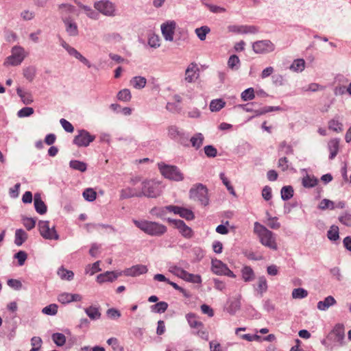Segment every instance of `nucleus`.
Here are the masks:
<instances>
[{"label": "nucleus", "instance_id": "nucleus-58", "mask_svg": "<svg viewBox=\"0 0 351 351\" xmlns=\"http://www.w3.org/2000/svg\"><path fill=\"white\" fill-rule=\"evenodd\" d=\"M210 32V28L207 26H202L195 29V33L200 40H204L206 34Z\"/></svg>", "mask_w": 351, "mask_h": 351}, {"label": "nucleus", "instance_id": "nucleus-34", "mask_svg": "<svg viewBox=\"0 0 351 351\" xmlns=\"http://www.w3.org/2000/svg\"><path fill=\"white\" fill-rule=\"evenodd\" d=\"M328 129L337 133L343 130V124L339 117H335L328 121Z\"/></svg>", "mask_w": 351, "mask_h": 351}, {"label": "nucleus", "instance_id": "nucleus-8", "mask_svg": "<svg viewBox=\"0 0 351 351\" xmlns=\"http://www.w3.org/2000/svg\"><path fill=\"white\" fill-rule=\"evenodd\" d=\"M95 135L82 129L77 131V134L74 137L73 143L79 147H86L95 141Z\"/></svg>", "mask_w": 351, "mask_h": 351}, {"label": "nucleus", "instance_id": "nucleus-47", "mask_svg": "<svg viewBox=\"0 0 351 351\" xmlns=\"http://www.w3.org/2000/svg\"><path fill=\"white\" fill-rule=\"evenodd\" d=\"M58 306L56 304H51L42 309V313L47 315L53 316L58 313Z\"/></svg>", "mask_w": 351, "mask_h": 351}, {"label": "nucleus", "instance_id": "nucleus-36", "mask_svg": "<svg viewBox=\"0 0 351 351\" xmlns=\"http://www.w3.org/2000/svg\"><path fill=\"white\" fill-rule=\"evenodd\" d=\"M69 167L75 170H77L80 172H85L87 169V165L84 162L72 160L69 162Z\"/></svg>", "mask_w": 351, "mask_h": 351}, {"label": "nucleus", "instance_id": "nucleus-30", "mask_svg": "<svg viewBox=\"0 0 351 351\" xmlns=\"http://www.w3.org/2000/svg\"><path fill=\"white\" fill-rule=\"evenodd\" d=\"M130 84L136 89H142L146 86L147 80L142 76H135L130 80Z\"/></svg>", "mask_w": 351, "mask_h": 351}, {"label": "nucleus", "instance_id": "nucleus-29", "mask_svg": "<svg viewBox=\"0 0 351 351\" xmlns=\"http://www.w3.org/2000/svg\"><path fill=\"white\" fill-rule=\"evenodd\" d=\"M120 197L121 199H128L130 197H141L140 191H136L134 189L128 187L121 191Z\"/></svg>", "mask_w": 351, "mask_h": 351}, {"label": "nucleus", "instance_id": "nucleus-48", "mask_svg": "<svg viewBox=\"0 0 351 351\" xmlns=\"http://www.w3.org/2000/svg\"><path fill=\"white\" fill-rule=\"evenodd\" d=\"M291 295L294 299H303L308 296V291L304 288H296L292 291Z\"/></svg>", "mask_w": 351, "mask_h": 351}, {"label": "nucleus", "instance_id": "nucleus-23", "mask_svg": "<svg viewBox=\"0 0 351 351\" xmlns=\"http://www.w3.org/2000/svg\"><path fill=\"white\" fill-rule=\"evenodd\" d=\"M118 278V275L114 271H106L100 274L97 276V281L99 283H104L106 282H113Z\"/></svg>", "mask_w": 351, "mask_h": 351}, {"label": "nucleus", "instance_id": "nucleus-49", "mask_svg": "<svg viewBox=\"0 0 351 351\" xmlns=\"http://www.w3.org/2000/svg\"><path fill=\"white\" fill-rule=\"evenodd\" d=\"M100 261H96L92 265H88L85 269V273L93 276L96 272L100 271L101 269L99 267Z\"/></svg>", "mask_w": 351, "mask_h": 351}, {"label": "nucleus", "instance_id": "nucleus-61", "mask_svg": "<svg viewBox=\"0 0 351 351\" xmlns=\"http://www.w3.org/2000/svg\"><path fill=\"white\" fill-rule=\"evenodd\" d=\"M34 110L31 107H24L19 110L17 112V116L20 118L27 117L34 113Z\"/></svg>", "mask_w": 351, "mask_h": 351}, {"label": "nucleus", "instance_id": "nucleus-53", "mask_svg": "<svg viewBox=\"0 0 351 351\" xmlns=\"http://www.w3.org/2000/svg\"><path fill=\"white\" fill-rule=\"evenodd\" d=\"M184 280L192 282V283H196V284H200L202 283V278L198 274H190L188 271H186L185 277L183 278Z\"/></svg>", "mask_w": 351, "mask_h": 351}, {"label": "nucleus", "instance_id": "nucleus-10", "mask_svg": "<svg viewBox=\"0 0 351 351\" xmlns=\"http://www.w3.org/2000/svg\"><path fill=\"white\" fill-rule=\"evenodd\" d=\"M275 45L270 40H258L252 44V49L257 54H267L273 52Z\"/></svg>", "mask_w": 351, "mask_h": 351}, {"label": "nucleus", "instance_id": "nucleus-63", "mask_svg": "<svg viewBox=\"0 0 351 351\" xmlns=\"http://www.w3.org/2000/svg\"><path fill=\"white\" fill-rule=\"evenodd\" d=\"M23 224L27 230H31L35 227L36 219L32 217H23Z\"/></svg>", "mask_w": 351, "mask_h": 351}, {"label": "nucleus", "instance_id": "nucleus-9", "mask_svg": "<svg viewBox=\"0 0 351 351\" xmlns=\"http://www.w3.org/2000/svg\"><path fill=\"white\" fill-rule=\"evenodd\" d=\"M38 229L40 235L45 239L58 240L59 235L57 233L55 227L51 228L48 221H40L38 222Z\"/></svg>", "mask_w": 351, "mask_h": 351}, {"label": "nucleus", "instance_id": "nucleus-5", "mask_svg": "<svg viewBox=\"0 0 351 351\" xmlns=\"http://www.w3.org/2000/svg\"><path fill=\"white\" fill-rule=\"evenodd\" d=\"M162 186L158 182L149 180L142 182V189L140 191L141 197L156 198L160 195Z\"/></svg>", "mask_w": 351, "mask_h": 351}, {"label": "nucleus", "instance_id": "nucleus-22", "mask_svg": "<svg viewBox=\"0 0 351 351\" xmlns=\"http://www.w3.org/2000/svg\"><path fill=\"white\" fill-rule=\"evenodd\" d=\"M198 68L195 64L191 63L189 65L185 71V80L189 83L193 82L196 77Z\"/></svg>", "mask_w": 351, "mask_h": 351}, {"label": "nucleus", "instance_id": "nucleus-3", "mask_svg": "<svg viewBox=\"0 0 351 351\" xmlns=\"http://www.w3.org/2000/svg\"><path fill=\"white\" fill-rule=\"evenodd\" d=\"M189 195L191 199L199 202L204 206L209 204L208 190L203 184L197 183L194 184L190 189Z\"/></svg>", "mask_w": 351, "mask_h": 351}, {"label": "nucleus", "instance_id": "nucleus-27", "mask_svg": "<svg viewBox=\"0 0 351 351\" xmlns=\"http://www.w3.org/2000/svg\"><path fill=\"white\" fill-rule=\"evenodd\" d=\"M27 239V234L23 229H17L14 235V243L17 246L22 245Z\"/></svg>", "mask_w": 351, "mask_h": 351}, {"label": "nucleus", "instance_id": "nucleus-18", "mask_svg": "<svg viewBox=\"0 0 351 351\" xmlns=\"http://www.w3.org/2000/svg\"><path fill=\"white\" fill-rule=\"evenodd\" d=\"M58 10L62 21L64 17L71 18L70 14H74L76 9L74 5L70 3H61L58 5Z\"/></svg>", "mask_w": 351, "mask_h": 351}, {"label": "nucleus", "instance_id": "nucleus-50", "mask_svg": "<svg viewBox=\"0 0 351 351\" xmlns=\"http://www.w3.org/2000/svg\"><path fill=\"white\" fill-rule=\"evenodd\" d=\"M83 197L88 202H93L97 197V193L92 188L86 189L82 193Z\"/></svg>", "mask_w": 351, "mask_h": 351}, {"label": "nucleus", "instance_id": "nucleus-4", "mask_svg": "<svg viewBox=\"0 0 351 351\" xmlns=\"http://www.w3.org/2000/svg\"><path fill=\"white\" fill-rule=\"evenodd\" d=\"M344 337V327L342 324H338L328 333L326 338L321 341V343L324 346L329 348L332 343L342 344Z\"/></svg>", "mask_w": 351, "mask_h": 351}, {"label": "nucleus", "instance_id": "nucleus-21", "mask_svg": "<svg viewBox=\"0 0 351 351\" xmlns=\"http://www.w3.org/2000/svg\"><path fill=\"white\" fill-rule=\"evenodd\" d=\"M212 271L214 274L217 275L222 276L225 272V269L228 267V266L223 263L220 260L213 259L212 262Z\"/></svg>", "mask_w": 351, "mask_h": 351}, {"label": "nucleus", "instance_id": "nucleus-35", "mask_svg": "<svg viewBox=\"0 0 351 351\" xmlns=\"http://www.w3.org/2000/svg\"><path fill=\"white\" fill-rule=\"evenodd\" d=\"M226 105V102L222 99H213L209 106L211 112H218Z\"/></svg>", "mask_w": 351, "mask_h": 351}, {"label": "nucleus", "instance_id": "nucleus-51", "mask_svg": "<svg viewBox=\"0 0 351 351\" xmlns=\"http://www.w3.org/2000/svg\"><path fill=\"white\" fill-rule=\"evenodd\" d=\"M278 152L286 155H290L293 154V149L291 145L287 144V142L284 141L280 143Z\"/></svg>", "mask_w": 351, "mask_h": 351}, {"label": "nucleus", "instance_id": "nucleus-41", "mask_svg": "<svg viewBox=\"0 0 351 351\" xmlns=\"http://www.w3.org/2000/svg\"><path fill=\"white\" fill-rule=\"evenodd\" d=\"M267 282L265 277L263 276L259 277L256 291L261 296L267 291Z\"/></svg>", "mask_w": 351, "mask_h": 351}, {"label": "nucleus", "instance_id": "nucleus-12", "mask_svg": "<svg viewBox=\"0 0 351 351\" xmlns=\"http://www.w3.org/2000/svg\"><path fill=\"white\" fill-rule=\"evenodd\" d=\"M24 49L20 46H15L12 49V54L8 57L7 63L12 66H18L25 58Z\"/></svg>", "mask_w": 351, "mask_h": 351}, {"label": "nucleus", "instance_id": "nucleus-14", "mask_svg": "<svg viewBox=\"0 0 351 351\" xmlns=\"http://www.w3.org/2000/svg\"><path fill=\"white\" fill-rule=\"evenodd\" d=\"M176 23L174 21H169L161 25V32L164 38L168 41H173Z\"/></svg>", "mask_w": 351, "mask_h": 351}, {"label": "nucleus", "instance_id": "nucleus-31", "mask_svg": "<svg viewBox=\"0 0 351 351\" xmlns=\"http://www.w3.org/2000/svg\"><path fill=\"white\" fill-rule=\"evenodd\" d=\"M84 311L91 320H97L101 317V313L99 308L95 306H90L86 308Z\"/></svg>", "mask_w": 351, "mask_h": 351}, {"label": "nucleus", "instance_id": "nucleus-62", "mask_svg": "<svg viewBox=\"0 0 351 351\" xmlns=\"http://www.w3.org/2000/svg\"><path fill=\"white\" fill-rule=\"evenodd\" d=\"M339 221L344 226L351 227V213H343L339 217Z\"/></svg>", "mask_w": 351, "mask_h": 351}, {"label": "nucleus", "instance_id": "nucleus-60", "mask_svg": "<svg viewBox=\"0 0 351 351\" xmlns=\"http://www.w3.org/2000/svg\"><path fill=\"white\" fill-rule=\"evenodd\" d=\"M35 73L36 69L33 66L27 67L23 70L24 77L29 82H32L34 80Z\"/></svg>", "mask_w": 351, "mask_h": 351}, {"label": "nucleus", "instance_id": "nucleus-44", "mask_svg": "<svg viewBox=\"0 0 351 351\" xmlns=\"http://www.w3.org/2000/svg\"><path fill=\"white\" fill-rule=\"evenodd\" d=\"M327 237L331 241H336L339 239V228L337 226H332L328 230Z\"/></svg>", "mask_w": 351, "mask_h": 351}, {"label": "nucleus", "instance_id": "nucleus-54", "mask_svg": "<svg viewBox=\"0 0 351 351\" xmlns=\"http://www.w3.org/2000/svg\"><path fill=\"white\" fill-rule=\"evenodd\" d=\"M318 208L322 210L326 209L333 210L335 206L334 202L328 199H324L319 202Z\"/></svg>", "mask_w": 351, "mask_h": 351}, {"label": "nucleus", "instance_id": "nucleus-11", "mask_svg": "<svg viewBox=\"0 0 351 351\" xmlns=\"http://www.w3.org/2000/svg\"><path fill=\"white\" fill-rule=\"evenodd\" d=\"M94 8L102 14L113 16L115 14V5L108 0H101L94 3Z\"/></svg>", "mask_w": 351, "mask_h": 351}, {"label": "nucleus", "instance_id": "nucleus-39", "mask_svg": "<svg viewBox=\"0 0 351 351\" xmlns=\"http://www.w3.org/2000/svg\"><path fill=\"white\" fill-rule=\"evenodd\" d=\"M58 274L62 280H71L73 279L74 273L71 271L64 269L63 267L58 269Z\"/></svg>", "mask_w": 351, "mask_h": 351}, {"label": "nucleus", "instance_id": "nucleus-17", "mask_svg": "<svg viewBox=\"0 0 351 351\" xmlns=\"http://www.w3.org/2000/svg\"><path fill=\"white\" fill-rule=\"evenodd\" d=\"M62 22L65 26V30L70 36H76L78 35V27L77 25L73 19L64 17Z\"/></svg>", "mask_w": 351, "mask_h": 351}, {"label": "nucleus", "instance_id": "nucleus-6", "mask_svg": "<svg viewBox=\"0 0 351 351\" xmlns=\"http://www.w3.org/2000/svg\"><path fill=\"white\" fill-rule=\"evenodd\" d=\"M158 169L161 174L169 180L176 182L182 181L184 180L183 173L176 166L169 165L161 162L158 163Z\"/></svg>", "mask_w": 351, "mask_h": 351}, {"label": "nucleus", "instance_id": "nucleus-59", "mask_svg": "<svg viewBox=\"0 0 351 351\" xmlns=\"http://www.w3.org/2000/svg\"><path fill=\"white\" fill-rule=\"evenodd\" d=\"M204 152L208 158H215L217 155V149L211 145H206Z\"/></svg>", "mask_w": 351, "mask_h": 351}, {"label": "nucleus", "instance_id": "nucleus-24", "mask_svg": "<svg viewBox=\"0 0 351 351\" xmlns=\"http://www.w3.org/2000/svg\"><path fill=\"white\" fill-rule=\"evenodd\" d=\"M339 139L332 138L328 143V148L330 152L329 159L332 160L337 156L339 152Z\"/></svg>", "mask_w": 351, "mask_h": 351}, {"label": "nucleus", "instance_id": "nucleus-2", "mask_svg": "<svg viewBox=\"0 0 351 351\" xmlns=\"http://www.w3.org/2000/svg\"><path fill=\"white\" fill-rule=\"evenodd\" d=\"M254 232L259 238L262 245L274 250L278 249L275 234L264 226L257 221L255 222Z\"/></svg>", "mask_w": 351, "mask_h": 351}, {"label": "nucleus", "instance_id": "nucleus-45", "mask_svg": "<svg viewBox=\"0 0 351 351\" xmlns=\"http://www.w3.org/2000/svg\"><path fill=\"white\" fill-rule=\"evenodd\" d=\"M51 339L57 346H63L66 343V337L60 332H55L52 335Z\"/></svg>", "mask_w": 351, "mask_h": 351}, {"label": "nucleus", "instance_id": "nucleus-55", "mask_svg": "<svg viewBox=\"0 0 351 351\" xmlns=\"http://www.w3.org/2000/svg\"><path fill=\"white\" fill-rule=\"evenodd\" d=\"M107 343L110 346L114 351H124V348L121 346L119 341L115 337L109 338L107 340Z\"/></svg>", "mask_w": 351, "mask_h": 351}, {"label": "nucleus", "instance_id": "nucleus-43", "mask_svg": "<svg viewBox=\"0 0 351 351\" xmlns=\"http://www.w3.org/2000/svg\"><path fill=\"white\" fill-rule=\"evenodd\" d=\"M168 308V304L166 302H159L151 306L152 312L156 313H163Z\"/></svg>", "mask_w": 351, "mask_h": 351}, {"label": "nucleus", "instance_id": "nucleus-52", "mask_svg": "<svg viewBox=\"0 0 351 351\" xmlns=\"http://www.w3.org/2000/svg\"><path fill=\"white\" fill-rule=\"evenodd\" d=\"M169 271L180 278L183 279L185 277L186 271L177 265H172L169 267Z\"/></svg>", "mask_w": 351, "mask_h": 351}, {"label": "nucleus", "instance_id": "nucleus-1", "mask_svg": "<svg viewBox=\"0 0 351 351\" xmlns=\"http://www.w3.org/2000/svg\"><path fill=\"white\" fill-rule=\"evenodd\" d=\"M132 222L141 231L152 237H161L167 231V226L156 221L133 219Z\"/></svg>", "mask_w": 351, "mask_h": 351}, {"label": "nucleus", "instance_id": "nucleus-56", "mask_svg": "<svg viewBox=\"0 0 351 351\" xmlns=\"http://www.w3.org/2000/svg\"><path fill=\"white\" fill-rule=\"evenodd\" d=\"M131 97V93L128 88L120 90L117 94V99L120 101H128L130 100Z\"/></svg>", "mask_w": 351, "mask_h": 351}, {"label": "nucleus", "instance_id": "nucleus-20", "mask_svg": "<svg viewBox=\"0 0 351 351\" xmlns=\"http://www.w3.org/2000/svg\"><path fill=\"white\" fill-rule=\"evenodd\" d=\"M336 300L333 296L329 295L324 298V300L317 302V308L320 311H325L330 306L336 304Z\"/></svg>", "mask_w": 351, "mask_h": 351}, {"label": "nucleus", "instance_id": "nucleus-37", "mask_svg": "<svg viewBox=\"0 0 351 351\" xmlns=\"http://www.w3.org/2000/svg\"><path fill=\"white\" fill-rule=\"evenodd\" d=\"M219 178L222 182V183L226 186L227 190L228 192L232 195L233 196L236 197L237 194L234 191V187L232 186L230 181L229 179L226 176L225 173L223 172H221L219 173Z\"/></svg>", "mask_w": 351, "mask_h": 351}, {"label": "nucleus", "instance_id": "nucleus-15", "mask_svg": "<svg viewBox=\"0 0 351 351\" xmlns=\"http://www.w3.org/2000/svg\"><path fill=\"white\" fill-rule=\"evenodd\" d=\"M148 269L147 266L141 264H138L127 268L123 271V274L126 276H138L141 274H146Z\"/></svg>", "mask_w": 351, "mask_h": 351}, {"label": "nucleus", "instance_id": "nucleus-25", "mask_svg": "<svg viewBox=\"0 0 351 351\" xmlns=\"http://www.w3.org/2000/svg\"><path fill=\"white\" fill-rule=\"evenodd\" d=\"M204 141V135L200 132L195 133L190 139L189 142L191 146L196 150H198L203 145Z\"/></svg>", "mask_w": 351, "mask_h": 351}, {"label": "nucleus", "instance_id": "nucleus-64", "mask_svg": "<svg viewBox=\"0 0 351 351\" xmlns=\"http://www.w3.org/2000/svg\"><path fill=\"white\" fill-rule=\"evenodd\" d=\"M14 258L17 259L19 265L22 266L27 258V254L25 251L20 250L14 254Z\"/></svg>", "mask_w": 351, "mask_h": 351}, {"label": "nucleus", "instance_id": "nucleus-26", "mask_svg": "<svg viewBox=\"0 0 351 351\" xmlns=\"http://www.w3.org/2000/svg\"><path fill=\"white\" fill-rule=\"evenodd\" d=\"M318 183V180L311 175L306 174L302 178V184L304 188L310 189L315 186Z\"/></svg>", "mask_w": 351, "mask_h": 351}, {"label": "nucleus", "instance_id": "nucleus-57", "mask_svg": "<svg viewBox=\"0 0 351 351\" xmlns=\"http://www.w3.org/2000/svg\"><path fill=\"white\" fill-rule=\"evenodd\" d=\"M241 99L243 101H250L254 98L255 94L253 88H248L241 93Z\"/></svg>", "mask_w": 351, "mask_h": 351}, {"label": "nucleus", "instance_id": "nucleus-7", "mask_svg": "<svg viewBox=\"0 0 351 351\" xmlns=\"http://www.w3.org/2000/svg\"><path fill=\"white\" fill-rule=\"evenodd\" d=\"M168 135L170 138L182 146H189V136L182 129H180L176 125H171L168 128Z\"/></svg>", "mask_w": 351, "mask_h": 351}, {"label": "nucleus", "instance_id": "nucleus-40", "mask_svg": "<svg viewBox=\"0 0 351 351\" xmlns=\"http://www.w3.org/2000/svg\"><path fill=\"white\" fill-rule=\"evenodd\" d=\"M305 68V61L303 59L295 60L290 66V69L295 72H302Z\"/></svg>", "mask_w": 351, "mask_h": 351}, {"label": "nucleus", "instance_id": "nucleus-19", "mask_svg": "<svg viewBox=\"0 0 351 351\" xmlns=\"http://www.w3.org/2000/svg\"><path fill=\"white\" fill-rule=\"evenodd\" d=\"M34 204L35 210L38 214L44 215L47 213V207L38 193L34 194Z\"/></svg>", "mask_w": 351, "mask_h": 351}, {"label": "nucleus", "instance_id": "nucleus-42", "mask_svg": "<svg viewBox=\"0 0 351 351\" xmlns=\"http://www.w3.org/2000/svg\"><path fill=\"white\" fill-rule=\"evenodd\" d=\"M240 64V60L237 55H232L229 57L228 66L230 69L237 71L239 69Z\"/></svg>", "mask_w": 351, "mask_h": 351}, {"label": "nucleus", "instance_id": "nucleus-28", "mask_svg": "<svg viewBox=\"0 0 351 351\" xmlns=\"http://www.w3.org/2000/svg\"><path fill=\"white\" fill-rule=\"evenodd\" d=\"M241 276L242 278L245 282H251L255 278V274L250 266H244L241 269Z\"/></svg>", "mask_w": 351, "mask_h": 351}, {"label": "nucleus", "instance_id": "nucleus-46", "mask_svg": "<svg viewBox=\"0 0 351 351\" xmlns=\"http://www.w3.org/2000/svg\"><path fill=\"white\" fill-rule=\"evenodd\" d=\"M82 9L84 10V11L85 12V13L86 14V15L90 18V19H97V16H98V14L94 10H93L90 6L88 5H83L82 3H80V2L75 1Z\"/></svg>", "mask_w": 351, "mask_h": 351}, {"label": "nucleus", "instance_id": "nucleus-13", "mask_svg": "<svg viewBox=\"0 0 351 351\" xmlns=\"http://www.w3.org/2000/svg\"><path fill=\"white\" fill-rule=\"evenodd\" d=\"M167 221L173 224L174 227L179 230V232L185 238L190 239L193 237V232L192 229L188 226L185 222L181 219H173L168 218Z\"/></svg>", "mask_w": 351, "mask_h": 351}, {"label": "nucleus", "instance_id": "nucleus-38", "mask_svg": "<svg viewBox=\"0 0 351 351\" xmlns=\"http://www.w3.org/2000/svg\"><path fill=\"white\" fill-rule=\"evenodd\" d=\"M281 198L284 201L290 199L293 195V189L291 186H284L280 191Z\"/></svg>", "mask_w": 351, "mask_h": 351}, {"label": "nucleus", "instance_id": "nucleus-33", "mask_svg": "<svg viewBox=\"0 0 351 351\" xmlns=\"http://www.w3.org/2000/svg\"><path fill=\"white\" fill-rule=\"evenodd\" d=\"M186 319L187 322L191 328H196L199 327H202V322L198 321L197 319V316L195 313H189L186 315Z\"/></svg>", "mask_w": 351, "mask_h": 351}, {"label": "nucleus", "instance_id": "nucleus-16", "mask_svg": "<svg viewBox=\"0 0 351 351\" xmlns=\"http://www.w3.org/2000/svg\"><path fill=\"white\" fill-rule=\"evenodd\" d=\"M170 210H171L172 213L174 214L178 215L180 217L186 220L191 221L195 219V215L190 209L178 206H173V207H170Z\"/></svg>", "mask_w": 351, "mask_h": 351}, {"label": "nucleus", "instance_id": "nucleus-32", "mask_svg": "<svg viewBox=\"0 0 351 351\" xmlns=\"http://www.w3.org/2000/svg\"><path fill=\"white\" fill-rule=\"evenodd\" d=\"M173 205H169L164 207H154L151 210V213L158 217L162 218L167 212L172 213L170 210V207H173Z\"/></svg>", "mask_w": 351, "mask_h": 351}]
</instances>
